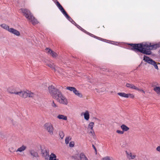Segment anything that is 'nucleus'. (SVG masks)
Listing matches in <instances>:
<instances>
[{
	"label": "nucleus",
	"mask_w": 160,
	"mask_h": 160,
	"mask_svg": "<svg viewBox=\"0 0 160 160\" xmlns=\"http://www.w3.org/2000/svg\"><path fill=\"white\" fill-rule=\"evenodd\" d=\"M135 50H137L147 55H150L151 53V50L156 49L159 47L158 44H156L151 45V43L138 44H130Z\"/></svg>",
	"instance_id": "obj_1"
},
{
	"label": "nucleus",
	"mask_w": 160,
	"mask_h": 160,
	"mask_svg": "<svg viewBox=\"0 0 160 160\" xmlns=\"http://www.w3.org/2000/svg\"><path fill=\"white\" fill-rule=\"evenodd\" d=\"M20 10L28 22H31L34 25L38 23V21L33 17L29 10L24 8L21 9Z\"/></svg>",
	"instance_id": "obj_2"
},
{
	"label": "nucleus",
	"mask_w": 160,
	"mask_h": 160,
	"mask_svg": "<svg viewBox=\"0 0 160 160\" xmlns=\"http://www.w3.org/2000/svg\"><path fill=\"white\" fill-rule=\"evenodd\" d=\"M54 99L61 104L67 105L68 102L67 98L62 94L61 92H58V95Z\"/></svg>",
	"instance_id": "obj_3"
},
{
	"label": "nucleus",
	"mask_w": 160,
	"mask_h": 160,
	"mask_svg": "<svg viewBox=\"0 0 160 160\" xmlns=\"http://www.w3.org/2000/svg\"><path fill=\"white\" fill-rule=\"evenodd\" d=\"M18 95L21 97L24 98H33L35 94L31 91L26 90L25 91H20Z\"/></svg>",
	"instance_id": "obj_4"
},
{
	"label": "nucleus",
	"mask_w": 160,
	"mask_h": 160,
	"mask_svg": "<svg viewBox=\"0 0 160 160\" xmlns=\"http://www.w3.org/2000/svg\"><path fill=\"white\" fill-rule=\"evenodd\" d=\"M48 91L50 94L53 98H55L58 94V92H60L58 89L56 88L53 86L48 87Z\"/></svg>",
	"instance_id": "obj_5"
},
{
	"label": "nucleus",
	"mask_w": 160,
	"mask_h": 160,
	"mask_svg": "<svg viewBox=\"0 0 160 160\" xmlns=\"http://www.w3.org/2000/svg\"><path fill=\"white\" fill-rule=\"evenodd\" d=\"M44 128L51 135L53 134L54 128L52 125L50 123L48 122L44 125Z\"/></svg>",
	"instance_id": "obj_6"
},
{
	"label": "nucleus",
	"mask_w": 160,
	"mask_h": 160,
	"mask_svg": "<svg viewBox=\"0 0 160 160\" xmlns=\"http://www.w3.org/2000/svg\"><path fill=\"white\" fill-rule=\"evenodd\" d=\"M66 89L71 92H73L75 95L78 97L81 98L83 97L82 94L79 91L77 90L75 88L72 87H67L66 88Z\"/></svg>",
	"instance_id": "obj_7"
},
{
	"label": "nucleus",
	"mask_w": 160,
	"mask_h": 160,
	"mask_svg": "<svg viewBox=\"0 0 160 160\" xmlns=\"http://www.w3.org/2000/svg\"><path fill=\"white\" fill-rule=\"evenodd\" d=\"M143 60L145 61V62L153 65L156 69L157 70L158 69L156 62L150 58L149 57L146 56H144L143 57Z\"/></svg>",
	"instance_id": "obj_8"
},
{
	"label": "nucleus",
	"mask_w": 160,
	"mask_h": 160,
	"mask_svg": "<svg viewBox=\"0 0 160 160\" xmlns=\"http://www.w3.org/2000/svg\"><path fill=\"white\" fill-rule=\"evenodd\" d=\"M152 87L153 88V90L158 95H160V87L158 83L156 82H153L152 84Z\"/></svg>",
	"instance_id": "obj_9"
},
{
	"label": "nucleus",
	"mask_w": 160,
	"mask_h": 160,
	"mask_svg": "<svg viewBox=\"0 0 160 160\" xmlns=\"http://www.w3.org/2000/svg\"><path fill=\"white\" fill-rule=\"evenodd\" d=\"M45 50L48 54L52 56L53 58H55L58 56V54L56 52L52 51L49 48H46Z\"/></svg>",
	"instance_id": "obj_10"
},
{
	"label": "nucleus",
	"mask_w": 160,
	"mask_h": 160,
	"mask_svg": "<svg viewBox=\"0 0 160 160\" xmlns=\"http://www.w3.org/2000/svg\"><path fill=\"white\" fill-rule=\"evenodd\" d=\"M8 92L10 94H14L18 95L19 91H17L15 88L12 86L8 87L7 89Z\"/></svg>",
	"instance_id": "obj_11"
},
{
	"label": "nucleus",
	"mask_w": 160,
	"mask_h": 160,
	"mask_svg": "<svg viewBox=\"0 0 160 160\" xmlns=\"http://www.w3.org/2000/svg\"><path fill=\"white\" fill-rule=\"evenodd\" d=\"M81 116H83L84 119L86 121H88L90 117L89 112L88 110H85L84 112H82L81 113Z\"/></svg>",
	"instance_id": "obj_12"
},
{
	"label": "nucleus",
	"mask_w": 160,
	"mask_h": 160,
	"mask_svg": "<svg viewBox=\"0 0 160 160\" xmlns=\"http://www.w3.org/2000/svg\"><path fill=\"white\" fill-rule=\"evenodd\" d=\"M57 5L59 9L61 10V11L63 13L64 15L68 18H69V16L68 15L66 11L64 10L63 8L62 7L60 3L58 2H57Z\"/></svg>",
	"instance_id": "obj_13"
},
{
	"label": "nucleus",
	"mask_w": 160,
	"mask_h": 160,
	"mask_svg": "<svg viewBox=\"0 0 160 160\" xmlns=\"http://www.w3.org/2000/svg\"><path fill=\"white\" fill-rule=\"evenodd\" d=\"M8 32L17 36H19L20 35L19 32L13 28H10Z\"/></svg>",
	"instance_id": "obj_14"
},
{
	"label": "nucleus",
	"mask_w": 160,
	"mask_h": 160,
	"mask_svg": "<svg viewBox=\"0 0 160 160\" xmlns=\"http://www.w3.org/2000/svg\"><path fill=\"white\" fill-rule=\"evenodd\" d=\"M42 156L45 159H48L50 156L49 151L47 150H43L42 151Z\"/></svg>",
	"instance_id": "obj_15"
},
{
	"label": "nucleus",
	"mask_w": 160,
	"mask_h": 160,
	"mask_svg": "<svg viewBox=\"0 0 160 160\" xmlns=\"http://www.w3.org/2000/svg\"><path fill=\"white\" fill-rule=\"evenodd\" d=\"M57 118L59 120L66 121L68 119L67 117L64 115L59 114L57 116Z\"/></svg>",
	"instance_id": "obj_16"
},
{
	"label": "nucleus",
	"mask_w": 160,
	"mask_h": 160,
	"mask_svg": "<svg viewBox=\"0 0 160 160\" xmlns=\"http://www.w3.org/2000/svg\"><path fill=\"white\" fill-rule=\"evenodd\" d=\"M46 65L47 66L51 68L52 70L55 71H56V67L53 63L51 62H48L46 63Z\"/></svg>",
	"instance_id": "obj_17"
},
{
	"label": "nucleus",
	"mask_w": 160,
	"mask_h": 160,
	"mask_svg": "<svg viewBox=\"0 0 160 160\" xmlns=\"http://www.w3.org/2000/svg\"><path fill=\"white\" fill-rule=\"evenodd\" d=\"M126 86L127 88L130 89L134 90L137 89V87L132 84L127 83L126 84Z\"/></svg>",
	"instance_id": "obj_18"
},
{
	"label": "nucleus",
	"mask_w": 160,
	"mask_h": 160,
	"mask_svg": "<svg viewBox=\"0 0 160 160\" xmlns=\"http://www.w3.org/2000/svg\"><path fill=\"white\" fill-rule=\"evenodd\" d=\"M79 158L81 160H88L85 154L83 152L79 154Z\"/></svg>",
	"instance_id": "obj_19"
},
{
	"label": "nucleus",
	"mask_w": 160,
	"mask_h": 160,
	"mask_svg": "<svg viewBox=\"0 0 160 160\" xmlns=\"http://www.w3.org/2000/svg\"><path fill=\"white\" fill-rule=\"evenodd\" d=\"M27 148V146L25 145H22L19 148L16 150V152H21L25 150Z\"/></svg>",
	"instance_id": "obj_20"
},
{
	"label": "nucleus",
	"mask_w": 160,
	"mask_h": 160,
	"mask_svg": "<svg viewBox=\"0 0 160 160\" xmlns=\"http://www.w3.org/2000/svg\"><path fill=\"white\" fill-rule=\"evenodd\" d=\"M126 153L127 155V156L128 158L129 159H134L135 157V156L132 154V153L130 152H129L127 151H126Z\"/></svg>",
	"instance_id": "obj_21"
},
{
	"label": "nucleus",
	"mask_w": 160,
	"mask_h": 160,
	"mask_svg": "<svg viewBox=\"0 0 160 160\" xmlns=\"http://www.w3.org/2000/svg\"><path fill=\"white\" fill-rule=\"evenodd\" d=\"M49 160H59L57 158L56 155L53 153H52L49 157Z\"/></svg>",
	"instance_id": "obj_22"
},
{
	"label": "nucleus",
	"mask_w": 160,
	"mask_h": 160,
	"mask_svg": "<svg viewBox=\"0 0 160 160\" xmlns=\"http://www.w3.org/2000/svg\"><path fill=\"white\" fill-rule=\"evenodd\" d=\"M94 123L93 122H91L89 123L88 125L87 129L88 130H89L93 129V127L94 126Z\"/></svg>",
	"instance_id": "obj_23"
},
{
	"label": "nucleus",
	"mask_w": 160,
	"mask_h": 160,
	"mask_svg": "<svg viewBox=\"0 0 160 160\" xmlns=\"http://www.w3.org/2000/svg\"><path fill=\"white\" fill-rule=\"evenodd\" d=\"M30 154L33 157H37L38 156V153L34 150H31L29 151Z\"/></svg>",
	"instance_id": "obj_24"
},
{
	"label": "nucleus",
	"mask_w": 160,
	"mask_h": 160,
	"mask_svg": "<svg viewBox=\"0 0 160 160\" xmlns=\"http://www.w3.org/2000/svg\"><path fill=\"white\" fill-rule=\"evenodd\" d=\"M120 127L123 132H127L129 129V128L124 124L121 125Z\"/></svg>",
	"instance_id": "obj_25"
},
{
	"label": "nucleus",
	"mask_w": 160,
	"mask_h": 160,
	"mask_svg": "<svg viewBox=\"0 0 160 160\" xmlns=\"http://www.w3.org/2000/svg\"><path fill=\"white\" fill-rule=\"evenodd\" d=\"M1 26L2 28L5 29L6 30L8 31V32H9L10 29V28L8 25L4 24H1Z\"/></svg>",
	"instance_id": "obj_26"
},
{
	"label": "nucleus",
	"mask_w": 160,
	"mask_h": 160,
	"mask_svg": "<svg viewBox=\"0 0 160 160\" xmlns=\"http://www.w3.org/2000/svg\"><path fill=\"white\" fill-rule=\"evenodd\" d=\"M117 94L121 97L127 98V93L125 92H118L117 93Z\"/></svg>",
	"instance_id": "obj_27"
},
{
	"label": "nucleus",
	"mask_w": 160,
	"mask_h": 160,
	"mask_svg": "<svg viewBox=\"0 0 160 160\" xmlns=\"http://www.w3.org/2000/svg\"><path fill=\"white\" fill-rule=\"evenodd\" d=\"M51 106L54 108L56 109L58 108V105L55 103V102L53 101L51 102Z\"/></svg>",
	"instance_id": "obj_28"
},
{
	"label": "nucleus",
	"mask_w": 160,
	"mask_h": 160,
	"mask_svg": "<svg viewBox=\"0 0 160 160\" xmlns=\"http://www.w3.org/2000/svg\"><path fill=\"white\" fill-rule=\"evenodd\" d=\"M102 160H114V159L112 157L106 156L103 158Z\"/></svg>",
	"instance_id": "obj_29"
},
{
	"label": "nucleus",
	"mask_w": 160,
	"mask_h": 160,
	"mask_svg": "<svg viewBox=\"0 0 160 160\" xmlns=\"http://www.w3.org/2000/svg\"><path fill=\"white\" fill-rule=\"evenodd\" d=\"M127 98H134V95L131 93H127Z\"/></svg>",
	"instance_id": "obj_30"
},
{
	"label": "nucleus",
	"mask_w": 160,
	"mask_h": 160,
	"mask_svg": "<svg viewBox=\"0 0 160 160\" xmlns=\"http://www.w3.org/2000/svg\"><path fill=\"white\" fill-rule=\"evenodd\" d=\"M89 134H90L92 136H94L95 135V132L94 129L89 130H88Z\"/></svg>",
	"instance_id": "obj_31"
},
{
	"label": "nucleus",
	"mask_w": 160,
	"mask_h": 160,
	"mask_svg": "<svg viewBox=\"0 0 160 160\" xmlns=\"http://www.w3.org/2000/svg\"><path fill=\"white\" fill-rule=\"evenodd\" d=\"M59 136L62 139L64 137V134L62 132H60L59 133Z\"/></svg>",
	"instance_id": "obj_32"
},
{
	"label": "nucleus",
	"mask_w": 160,
	"mask_h": 160,
	"mask_svg": "<svg viewBox=\"0 0 160 160\" xmlns=\"http://www.w3.org/2000/svg\"><path fill=\"white\" fill-rule=\"evenodd\" d=\"M70 140V139L69 137H67L66 138L65 142L66 144H67L69 143V142Z\"/></svg>",
	"instance_id": "obj_33"
},
{
	"label": "nucleus",
	"mask_w": 160,
	"mask_h": 160,
	"mask_svg": "<svg viewBox=\"0 0 160 160\" xmlns=\"http://www.w3.org/2000/svg\"><path fill=\"white\" fill-rule=\"evenodd\" d=\"M116 132L118 134H122L124 133V132L123 131H121L120 130H117L116 131Z\"/></svg>",
	"instance_id": "obj_34"
},
{
	"label": "nucleus",
	"mask_w": 160,
	"mask_h": 160,
	"mask_svg": "<svg viewBox=\"0 0 160 160\" xmlns=\"http://www.w3.org/2000/svg\"><path fill=\"white\" fill-rule=\"evenodd\" d=\"M74 142H70L69 144V146L71 147H72L74 146Z\"/></svg>",
	"instance_id": "obj_35"
},
{
	"label": "nucleus",
	"mask_w": 160,
	"mask_h": 160,
	"mask_svg": "<svg viewBox=\"0 0 160 160\" xmlns=\"http://www.w3.org/2000/svg\"><path fill=\"white\" fill-rule=\"evenodd\" d=\"M137 89H136L135 90H137L138 91H140L141 92H142L144 94L145 93V92L142 89H139L137 87Z\"/></svg>",
	"instance_id": "obj_36"
},
{
	"label": "nucleus",
	"mask_w": 160,
	"mask_h": 160,
	"mask_svg": "<svg viewBox=\"0 0 160 160\" xmlns=\"http://www.w3.org/2000/svg\"><path fill=\"white\" fill-rule=\"evenodd\" d=\"M156 150L158 152H159L160 153V146H158L156 148Z\"/></svg>",
	"instance_id": "obj_37"
},
{
	"label": "nucleus",
	"mask_w": 160,
	"mask_h": 160,
	"mask_svg": "<svg viewBox=\"0 0 160 160\" xmlns=\"http://www.w3.org/2000/svg\"><path fill=\"white\" fill-rule=\"evenodd\" d=\"M92 147L94 149V150H95V151H96V149L95 146L94 145H92Z\"/></svg>",
	"instance_id": "obj_38"
},
{
	"label": "nucleus",
	"mask_w": 160,
	"mask_h": 160,
	"mask_svg": "<svg viewBox=\"0 0 160 160\" xmlns=\"http://www.w3.org/2000/svg\"><path fill=\"white\" fill-rule=\"evenodd\" d=\"M117 43H118V42H115V43H114V44H117Z\"/></svg>",
	"instance_id": "obj_39"
}]
</instances>
